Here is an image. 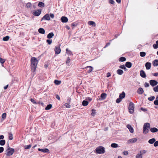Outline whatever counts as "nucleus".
Segmentation results:
<instances>
[{
	"label": "nucleus",
	"instance_id": "obj_1",
	"mask_svg": "<svg viewBox=\"0 0 158 158\" xmlns=\"http://www.w3.org/2000/svg\"><path fill=\"white\" fill-rule=\"evenodd\" d=\"M38 62V60L36 57H33L31 58V71L34 72L35 71Z\"/></svg>",
	"mask_w": 158,
	"mask_h": 158
},
{
	"label": "nucleus",
	"instance_id": "obj_2",
	"mask_svg": "<svg viewBox=\"0 0 158 158\" xmlns=\"http://www.w3.org/2000/svg\"><path fill=\"white\" fill-rule=\"evenodd\" d=\"M150 125L149 123H147L144 124L143 127V133L144 134H147L149 131Z\"/></svg>",
	"mask_w": 158,
	"mask_h": 158
},
{
	"label": "nucleus",
	"instance_id": "obj_3",
	"mask_svg": "<svg viewBox=\"0 0 158 158\" xmlns=\"http://www.w3.org/2000/svg\"><path fill=\"white\" fill-rule=\"evenodd\" d=\"M6 153L5 155L7 156H10L13 155L15 152L14 148H12L8 146V147L5 151Z\"/></svg>",
	"mask_w": 158,
	"mask_h": 158
},
{
	"label": "nucleus",
	"instance_id": "obj_4",
	"mask_svg": "<svg viewBox=\"0 0 158 158\" xmlns=\"http://www.w3.org/2000/svg\"><path fill=\"white\" fill-rule=\"evenodd\" d=\"M42 10L41 9H37L31 11V13L35 16H39L41 13Z\"/></svg>",
	"mask_w": 158,
	"mask_h": 158
},
{
	"label": "nucleus",
	"instance_id": "obj_5",
	"mask_svg": "<svg viewBox=\"0 0 158 158\" xmlns=\"http://www.w3.org/2000/svg\"><path fill=\"white\" fill-rule=\"evenodd\" d=\"M134 104L132 102H131L129 103V106L128 107L129 112L131 114H132L134 112Z\"/></svg>",
	"mask_w": 158,
	"mask_h": 158
},
{
	"label": "nucleus",
	"instance_id": "obj_6",
	"mask_svg": "<svg viewBox=\"0 0 158 158\" xmlns=\"http://www.w3.org/2000/svg\"><path fill=\"white\" fill-rule=\"evenodd\" d=\"M50 20V17L48 14H46L41 19V21L42 20Z\"/></svg>",
	"mask_w": 158,
	"mask_h": 158
},
{
	"label": "nucleus",
	"instance_id": "obj_7",
	"mask_svg": "<svg viewBox=\"0 0 158 158\" xmlns=\"http://www.w3.org/2000/svg\"><path fill=\"white\" fill-rule=\"evenodd\" d=\"M55 54L56 55H58L60 54L61 52V49L60 46H56L54 49Z\"/></svg>",
	"mask_w": 158,
	"mask_h": 158
},
{
	"label": "nucleus",
	"instance_id": "obj_8",
	"mask_svg": "<svg viewBox=\"0 0 158 158\" xmlns=\"http://www.w3.org/2000/svg\"><path fill=\"white\" fill-rule=\"evenodd\" d=\"M137 141L136 138H132L129 139L127 141V143H135Z\"/></svg>",
	"mask_w": 158,
	"mask_h": 158
},
{
	"label": "nucleus",
	"instance_id": "obj_9",
	"mask_svg": "<svg viewBox=\"0 0 158 158\" xmlns=\"http://www.w3.org/2000/svg\"><path fill=\"white\" fill-rule=\"evenodd\" d=\"M38 150L39 151L41 152L44 153L49 152V149L47 148H43V149H41L40 148H39L38 149Z\"/></svg>",
	"mask_w": 158,
	"mask_h": 158
},
{
	"label": "nucleus",
	"instance_id": "obj_10",
	"mask_svg": "<svg viewBox=\"0 0 158 158\" xmlns=\"http://www.w3.org/2000/svg\"><path fill=\"white\" fill-rule=\"evenodd\" d=\"M149 82L150 85L152 86L156 85L158 83V82L154 80H150Z\"/></svg>",
	"mask_w": 158,
	"mask_h": 158
},
{
	"label": "nucleus",
	"instance_id": "obj_11",
	"mask_svg": "<svg viewBox=\"0 0 158 158\" xmlns=\"http://www.w3.org/2000/svg\"><path fill=\"white\" fill-rule=\"evenodd\" d=\"M61 21L63 23H67L68 20V18L65 16H62L60 19Z\"/></svg>",
	"mask_w": 158,
	"mask_h": 158
},
{
	"label": "nucleus",
	"instance_id": "obj_12",
	"mask_svg": "<svg viewBox=\"0 0 158 158\" xmlns=\"http://www.w3.org/2000/svg\"><path fill=\"white\" fill-rule=\"evenodd\" d=\"M105 152V148L102 146H99V154H104Z\"/></svg>",
	"mask_w": 158,
	"mask_h": 158
},
{
	"label": "nucleus",
	"instance_id": "obj_13",
	"mask_svg": "<svg viewBox=\"0 0 158 158\" xmlns=\"http://www.w3.org/2000/svg\"><path fill=\"white\" fill-rule=\"evenodd\" d=\"M85 69L87 71V72L88 73H90L93 70V67L91 66H87Z\"/></svg>",
	"mask_w": 158,
	"mask_h": 158
},
{
	"label": "nucleus",
	"instance_id": "obj_14",
	"mask_svg": "<svg viewBox=\"0 0 158 158\" xmlns=\"http://www.w3.org/2000/svg\"><path fill=\"white\" fill-rule=\"evenodd\" d=\"M127 127L128 129L131 133H133L134 132V129L131 125L129 124L127 125Z\"/></svg>",
	"mask_w": 158,
	"mask_h": 158
},
{
	"label": "nucleus",
	"instance_id": "obj_15",
	"mask_svg": "<svg viewBox=\"0 0 158 158\" xmlns=\"http://www.w3.org/2000/svg\"><path fill=\"white\" fill-rule=\"evenodd\" d=\"M38 32L41 34H44L45 32V30L42 28H40L38 30Z\"/></svg>",
	"mask_w": 158,
	"mask_h": 158
},
{
	"label": "nucleus",
	"instance_id": "obj_16",
	"mask_svg": "<svg viewBox=\"0 0 158 158\" xmlns=\"http://www.w3.org/2000/svg\"><path fill=\"white\" fill-rule=\"evenodd\" d=\"M140 76L143 78H145L146 75L144 71L143 70H141L140 72Z\"/></svg>",
	"mask_w": 158,
	"mask_h": 158
},
{
	"label": "nucleus",
	"instance_id": "obj_17",
	"mask_svg": "<svg viewBox=\"0 0 158 158\" xmlns=\"http://www.w3.org/2000/svg\"><path fill=\"white\" fill-rule=\"evenodd\" d=\"M151 66V63L150 62H148L145 64V67L146 69L147 70H149L150 69Z\"/></svg>",
	"mask_w": 158,
	"mask_h": 158
},
{
	"label": "nucleus",
	"instance_id": "obj_18",
	"mask_svg": "<svg viewBox=\"0 0 158 158\" xmlns=\"http://www.w3.org/2000/svg\"><path fill=\"white\" fill-rule=\"evenodd\" d=\"M143 92V90L142 88H139L137 90V93L139 94H142Z\"/></svg>",
	"mask_w": 158,
	"mask_h": 158
},
{
	"label": "nucleus",
	"instance_id": "obj_19",
	"mask_svg": "<svg viewBox=\"0 0 158 158\" xmlns=\"http://www.w3.org/2000/svg\"><path fill=\"white\" fill-rule=\"evenodd\" d=\"M88 24L90 26H92L93 27L96 26L95 23L93 21H89L88 22Z\"/></svg>",
	"mask_w": 158,
	"mask_h": 158
},
{
	"label": "nucleus",
	"instance_id": "obj_20",
	"mask_svg": "<svg viewBox=\"0 0 158 158\" xmlns=\"http://www.w3.org/2000/svg\"><path fill=\"white\" fill-rule=\"evenodd\" d=\"M54 35V34L53 32H50L47 35V38L48 39H51L52 38Z\"/></svg>",
	"mask_w": 158,
	"mask_h": 158
},
{
	"label": "nucleus",
	"instance_id": "obj_21",
	"mask_svg": "<svg viewBox=\"0 0 158 158\" xmlns=\"http://www.w3.org/2000/svg\"><path fill=\"white\" fill-rule=\"evenodd\" d=\"M132 65L131 63L129 62H126L125 64L126 66L129 68H130L131 67Z\"/></svg>",
	"mask_w": 158,
	"mask_h": 158
},
{
	"label": "nucleus",
	"instance_id": "obj_22",
	"mask_svg": "<svg viewBox=\"0 0 158 158\" xmlns=\"http://www.w3.org/2000/svg\"><path fill=\"white\" fill-rule=\"evenodd\" d=\"M89 103L88 101L86 99L84 100L82 102V105L84 106H87Z\"/></svg>",
	"mask_w": 158,
	"mask_h": 158
},
{
	"label": "nucleus",
	"instance_id": "obj_23",
	"mask_svg": "<svg viewBox=\"0 0 158 158\" xmlns=\"http://www.w3.org/2000/svg\"><path fill=\"white\" fill-rule=\"evenodd\" d=\"M152 64L154 66H158V60L156 59L153 61Z\"/></svg>",
	"mask_w": 158,
	"mask_h": 158
},
{
	"label": "nucleus",
	"instance_id": "obj_24",
	"mask_svg": "<svg viewBox=\"0 0 158 158\" xmlns=\"http://www.w3.org/2000/svg\"><path fill=\"white\" fill-rule=\"evenodd\" d=\"M38 6L40 7L41 8L43 7H44L45 5L44 3L42 2H39L38 4Z\"/></svg>",
	"mask_w": 158,
	"mask_h": 158
},
{
	"label": "nucleus",
	"instance_id": "obj_25",
	"mask_svg": "<svg viewBox=\"0 0 158 158\" xmlns=\"http://www.w3.org/2000/svg\"><path fill=\"white\" fill-rule=\"evenodd\" d=\"M150 131L152 132H155L158 131V129L156 127L151 128L150 129Z\"/></svg>",
	"mask_w": 158,
	"mask_h": 158
},
{
	"label": "nucleus",
	"instance_id": "obj_26",
	"mask_svg": "<svg viewBox=\"0 0 158 158\" xmlns=\"http://www.w3.org/2000/svg\"><path fill=\"white\" fill-rule=\"evenodd\" d=\"M106 94L105 93H102L101 95V97L102 100H104L105 99L106 96Z\"/></svg>",
	"mask_w": 158,
	"mask_h": 158
},
{
	"label": "nucleus",
	"instance_id": "obj_27",
	"mask_svg": "<svg viewBox=\"0 0 158 158\" xmlns=\"http://www.w3.org/2000/svg\"><path fill=\"white\" fill-rule=\"evenodd\" d=\"M52 107V105L51 104H49L47 105V106L45 108V110H48L50 109Z\"/></svg>",
	"mask_w": 158,
	"mask_h": 158
},
{
	"label": "nucleus",
	"instance_id": "obj_28",
	"mask_svg": "<svg viewBox=\"0 0 158 158\" xmlns=\"http://www.w3.org/2000/svg\"><path fill=\"white\" fill-rule=\"evenodd\" d=\"M6 143V141L5 140L2 139L0 140V145L4 146Z\"/></svg>",
	"mask_w": 158,
	"mask_h": 158
},
{
	"label": "nucleus",
	"instance_id": "obj_29",
	"mask_svg": "<svg viewBox=\"0 0 158 158\" xmlns=\"http://www.w3.org/2000/svg\"><path fill=\"white\" fill-rule=\"evenodd\" d=\"M54 83L56 85H59L61 83V81L57 80H55L54 81Z\"/></svg>",
	"mask_w": 158,
	"mask_h": 158
},
{
	"label": "nucleus",
	"instance_id": "obj_30",
	"mask_svg": "<svg viewBox=\"0 0 158 158\" xmlns=\"http://www.w3.org/2000/svg\"><path fill=\"white\" fill-rule=\"evenodd\" d=\"M156 141V139L155 138H152V139H149L148 140V143L151 144H153L155 141Z\"/></svg>",
	"mask_w": 158,
	"mask_h": 158
},
{
	"label": "nucleus",
	"instance_id": "obj_31",
	"mask_svg": "<svg viewBox=\"0 0 158 158\" xmlns=\"http://www.w3.org/2000/svg\"><path fill=\"white\" fill-rule=\"evenodd\" d=\"M125 96V94L124 92H123L119 96V97L122 99Z\"/></svg>",
	"mask_w": 158,
	"mask_h": 158
},
{
	"label": "nucleus",
	"instance_id": "obj_32",
	"mask_svg": "<svg viewBox=\"0 0 158 158\" xmlns=\"http://www.w3.org/2000/svg\"><path fill=\"white\" fill-rule=\"evenodd\" d=\"M111 147L113 148H117L118 147V146L116 143H112L111 145Z\"/></svg>",
	"mask_w": 158,
	"mask_h": 158
},
{
	"label": "nucleus",
	"instance_id": "obj_33",
	"mask_svg": "<svg viewBox=\"0 0 158 158\" xmlns=\"http://www.w3.org/2000/svg\"><path fill=\"white\" fill-rule=\"evenodd\" d=\"M9 38L10 37L8 35H7L5 37H3L2 39V40L4 41H6L9 40Z\"/></svg>",
	"mask_w": 158,
	"mask_h": 158
},
{
	"label": "nucleus",
	"instance_id": "obj_34",
	"mask_svg": "<svg viewBox=\"0 0 158 158\" xmlns=\"http://www.w3.org/2000/svg\"><path fill=\"white\" fill-rule=\"evenodd\" d=\"M117 73L118 75H121L123 73V72L122 70L118 69L117 71Z\"/></svg>",
	"mask_w": 158,
	"mask_h": 158
},
{
	"label": "nucleus",
	"instance_id": "obj_35",
	"mask_svg": "<svg viewBox=\"0 0 158 158\" xmlns=\"http://www.w3.org/2000/svg\"><path fill=\"white\" fill-rule=\"evenodd\" d=\"M96 113V110L94 109H92V113H91V116L93 117L94 116Z\"/></svg>",
	"mask_w": 158,
	"mask_h": 158
},
{
	"label": "nucleus",
	"instance_id": "obj_36",
	"mask_svg": "<svg viewBox=\"0 0 158 158\" xmlns=\"http://www.w3.org/2000/svg\"><path fill=\"white\" fill-rule=\"evenodd\" d=\"M70 59L69 57H68L67 58L65 62L68 65H69V63H70Z\"/></svg>",
	"mask_w": 158,
	"mask_h": 158
},
{
	"label": "nucleus",
	"instance_id": "obj_37",
	"mask_svg": "<svg viewBox=\"0 0 158 158\" xmlns=\"http://www.w3.org/2000/svg\"><path fill=\"white\" fill-rule=\"evenodd\" d=\"M31 144H30L28 145L25 146L24 148L25 149H30L31 148Z\"/></svg>",
	"mask_w": 158,
	"mask_h": 158
},
{
	"label": "nucleus",
	"instance_id": "obj_38",
	"mask_svg": "<svg viewBox=\"0 0 158 158\" xmlns=\"http://www.w3.org/2000/svg\"><path fill=\"white\" fill-rule=\"evenodd\" d=\"M6 114L5 113H4L2 114V119L3 120H4L6 117Z\"/></svg>",
	"mask_w": 158,
	"mask_h": 158
},
{
	"label": "nucleus",
	"instance_id": "obj_39",
	"mask_svg": "<svg viewBox=\"0 0 158 158\" xmlns=\"http://www.w3.org/2000/svg\"><path fill=\"white\" fill-rule=\"evenodd\" d=\"M69 104L70 103H69L66 102L64 104V106L66 108H69L71 107V106Z\"/></svg>",
	"mask_w": 158,
	"mask_h": 158
},
{
	"label": "nucleus",
	"instance_id": "obj_40",
	"mask_svg": "<svg viewBox=\"0 0 158 158\" xmlns=\"http://www.w3.org/2000/svg\"><path fill=\"white\" fill-rule=\"evenodd\" d=\"M31 6V4L30 2H28L26 5V7L27 8H30Z\"/></svg>",
	"mask_w": 158,
	"mask_h": 158
},
{
	"label": "nucleus",
	"instance_id": "obj_41",
	"mask_svg": "<svg viewBox=\"0 0 158 158\" xmlns=\"http://www.w3.org/2000/svg\"><path fill=\"white\" fill-rule=\"evenodd\" d=\"M5 61V59L0 58V62L2 64H3Z\"/></svg>",
	"mask_w": 158,
	"mask_h": 158
},
{
	"label": "nucleus",
	"instance_id": "obj_42",
	"mask_svg": "<svg viewBox=\"0 0 158 158\" xmlns=\"http://www.w3.org/2000/svg\"><path fill=\"white\" fill-rule=\"evenodd\" d=\"M9 138L10 140H12L13 139V135L11 133H9Z\"/></svg>",
	"mask_w": 158,
	"mask_h": 158
},
{
	"label": "nucleus",
	"instance_id": "obj_43",
	"mask_svg": "<svg viewBox=\"0 0 158 158\" xmlns=\"http://www.w3.org/2000/svg\"><path fill=\"white\" fill-rule=\"evenodd\" d=\"M140 55L141 57H144L146 55V53L144 52H141L140 53Z\"/></svg>",
	"mask_w": 158,
	"mask_h": 158
},
{
	"label": "nucleus",
	"instance_id": "obj_44",
	"mask_svg": "<svg viewBox=\"0 0 158 158\" xmlns=\"http://www.w3.org/2000/svg\"><path fill=\"white\" fill-rule=\"evenodd\" d=\"M136 158H142V155L140 153L137 154L136 156Z\"/></svg>",
	"mask_w": 158,
	"mask_h": 158
},
{
	"label": "nucleus",
	"instance_id": "obj_45",
	"mask_svg": "<svg viewBox=\"0 0 158 158\" xmlns=\"http://www.w3.org/2000/svg\"><path fill=\"white\" fill-rule=\"evenodd\" d=\"M119 61L123 62L126 60V58L124 57H121L119 59Z\"/></svg>",
	"mask_w": 158,
	"mask_h": 158
},
{
	"label": "nucleus",
	"instance_id": "obj_46",
	"mask_svg": "<svg viewBox=\"0 0 158 158\" xmlns=\"http://www.w3.org/2000/svg\"><path fill=\"white\" fill-rule=\"evenodd\" d=\"M46 42L49 45L51 44L52 42V40H50V39H48L46 40Z\"/></svg>",
	"mask_w": 158,
	"mask_h": 158
},
{
	"label": "nucleus",
	"instance_id": "obj_47",
	"mask_svg": "<svg viewBox=\"0 0 158 158\" xmlns=\"http://www.w3.org/2000/svg\"><path fill=\"white\" fill-rule=\"evenodd\" d=\"M155 97L154 96H152L149 98H148V99L150 101H152L154 100L155 99Z\"/></svg>",
	"mask_w": 158,
	"mask_h": 158
},
{
	"label": "nucleus",
	"instance_id": "obj_48",
	"mask_svg": "<svg viewBox=\"0 0 158 158\" xmlns=\"http://www.w3.org/2000/svg\"><path fill=\"white\" fill-rule=\"evenodd\" d=\"M30 101L35 104H36V102L35 100L32 98L30 99Z\"/></svg>",
	"mask_w": 158,
	"mask_h": 158
},
{
	"label": "nucleus",
	"instance_id": "obj_49",
	"mask_svg": "<svg viewBox=\"0 0 158 158\" xmlns=\"http://www.w3.org/2000/svg\"><path fill=\"white\" fill-rule=\"evenodd\" d=\"M153 90L155 92H158V85L153 88Z\"/></svg>",
	"mask_w": 158,
	"mask_h": 158
},
{
	"label": "nucleus",
	"instance_id": "obj_50",
	"mask_svg": "<svg viewBox=\"0 0 158 158\" xmlns=\"http://www.w3.org/2000/svg\"><path fill=\"white\" fill-rule=\"evenodd\" d=\"M121 101H122V99L119 97V98H118L117 99V100H116V102L117 103H119Z\"/></svg>",
	"mask_w": 158,
	"mask_h": 158
},
{
	"label": "nucleus",
	"instance_id": "obj_51",
	"mask_svg": "<svg viewBox=\"0 0 158 158\" xmlns=\"http://www.w3.org/2000/svg\"><path fill=\"white\" fill-rule=\"evenodd\" d=\"M77 23H76V22H74V23H72L71 25V26L72 27H75V26H76L77 25Z\"/></svg>",
	"mask_w": 158,
	"mask_h": 158
},
{
	"label": "nucleus",
	"instance_id": "obj_52",
	"mask_svg": "<svg viewBox=\"0 0 158 158\" xmlns=\"http://www.w3.org/2000/svg\"><path fill=\"white\" fill-rule=\"evenodd\" d=\"M4 150L3 147H0V153H2L3 152Z\"/></svg>",
	"mask_w": 158,
	"mask_h": 158
},
{
	"label": "nucleus",
	"instance_id": "obj_53",
	"mask_svg": "<svg viewBox=\"0 0 158 158\" xmlns=\"http://www.w3.org/2000/svg\"><path fill=\"white\" fill-rule=\"evenodd\" d=\"M146 151L145 150H143L140 152V153H141L142 155L146 153Z\"/></svg>",
	"mask_w": 158,
	"mask_h": 158
},
{
	"label": "nucleus",
	"instance_id": "obj_54",
	"mask_svg": "<svg viewBox=\"0 0 158 158\" xmlns=\"http://www.w3.org/2000/svg\"><path fill=\"white\" fill-rule=\"evenodd\" d=\"M154 145L155 147H157L158 146V141L155 142Z\"/></svg>",
	"mask_w": 158,
	"mask_h": 158
},
{
	"label": "nucleus",
	"instance_id": "obj_55",
	"mask_svg": "<svg viewBox=\"0 0 158 158\" xmlns=\"http://www.w3.org/2000/svg\"><path fill=\"white\" fill-rule=\"evenodd\" d=\"M71 101V98L70 97H68L67 100V103H70Z\"/></svg>",
	"mask_w": 158,
	"mask_h": 158
},
{
	"label": "nucleus",
	"instance_id": "obj_56",
	"mask_svg": "<svg viewBox=\"0 0 158 158\" xmlns=\"http://www.w3.org/2000/svg\"><path fill=\"white\" fill-rule=\"evenodd\" d=\"M95 151L96 153L99 154V147L96 148Z\"/></svg>",
	"mask_w": 158,
	"mask_h": 158
},
{
	"label": "nucleus",
	"instance_id": "obj_57",
	"mask_svg": "<svg viewBox=\"0 0 158 158\" xmlns=\"http://www.w3.org/2000/svg\"><path fill=\"white\" fill-rule=\"evenodd\" d=\"M49 15L50 17L52 19H53L54 17V15L52 13H50Z\"/></svg>",
	"mask_w": 158,
	"mask_h": 158
},
{
	"label": "nucleus",
	"instance_id": "obj_58",
	"mask_svg": "<svg viewBox=\"0 0 158 158\" xmlns=\"http://www.w3.org/2000/svg\"><path fill=\"white\" fill-rule=\"evenodd\" d=\"M85 99L87 101H89L90 102L92 100V98H91L89 97L86 98Z\"/></svg>",
	"mask_w": 158,
	"mask_h": 158
},
{
	"label": "nucleus",
	"instance_id": "obj_59",
	"mask_svg": "<svg viewBox=\"0 0 158 158\" xmlns=\"http://www.w3.org/2000/svg\"><path fill=\"white\" fill-rule=\"evenodd\" d=\"M153 47L154 49H156L158 48V46L157 44H154L153 45Z\"/></svg>",
	"mask_w": 158,
	"mask_h": 158
},
{
	"label": "nucleus",
	"instance_id": "obj_60",
	"mask_svg": "<svg viewBox=\"0 0 158 158\" xmlns=\"http://www.w3.org/2000/svg\"><path fill=\"white\" fill-rule=\"evenodd\" d=\"M123 154L124 155H127L128 154V153L127 151H124L123 152Z\"/></svg>",
	"mask_w": 158,
	"mask_h": 158
},
{
	"label": "nucleus",
	"instance_id": "obj_61",
	"mask_svg": "<svg viewBox=\"0 0 158 158\" xmlns=\"http://www.w3.org/2000/svg\"><path fill=\"white\" fill-rule=\"evenodd\" d=\"M66 53L67 54L69 55H73V54L72 52L70 51H69V52Z\"/></svg>",
	"mask_w": 158,
	"mask_h": 158
},
{
	"label": "nucleus",
	"instance_id": "obj_62",
	"mask_svg": "<svg viewBox=\"0 0 158 158\" xmlns=\"http://www.w3.org/2000/svg\"><path fill=\"white\" fill-rule=\"evenodd\" d=\"M149 84L148 83L146 82L144 84V86L146 87H149Z\"/></svg>",
	"mask_w": 158,
	"mask_h": 158
},
{
	"label": "nucleus",
	"instance_id": "obj_63",
	"mask_svg": "<svg viewBox=\"0 0 158 158\" xmlns=\"http://www.w3.org/2000/svg\"><path fill=\"white\" fill-rule=\"evenodd\" d=\"M56 98L59 100H60V96L58 94H56Z\"/></svg>",
	"mask_w": 158,
	"mask_h": 158
},
{
	"label": "nucleus",
	"instance_id": "obj_64",
	"mask_svg": "<svg viewBox=\"0 0 158 158\" xmlns=\"http://www.w3.org/2000/svg\"><path fill=\"white\" fill-rule=\"evenodd\" d=\"M154 104L155 105H158V100H155L154 102Z\"/></svg>",
	"mask_w": 158,
	"mask_h": 158
}]
</instances>
